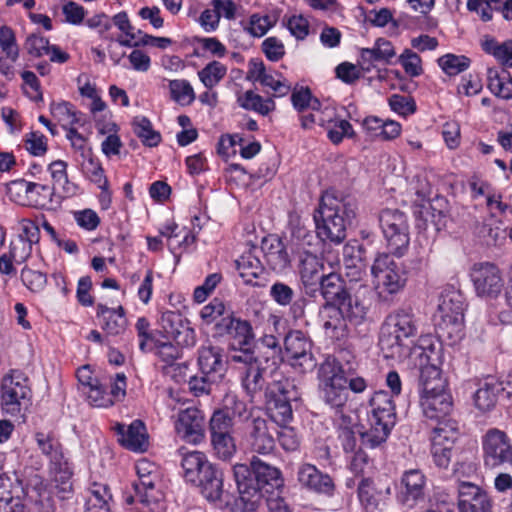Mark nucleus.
<instances>
[{
  "label": "nucleus",
  "mask_w": 512,
  "mask_h": 512,
  "mask_svg": "<svg viewBox=\"0 0 512 512\" xmlns=\"http://www.w3.org/2000/svg\"><path fill=\"white\" fill-rule=\"evenodd\" d=\"M356 208L350 196L339 197L334 191H326L313 214L317 236L336 245L342 243L347 224L356 217Z\"/></svg>",
  "instance_id": "f257e3e1"
},
{
  "label": "nucleus",
  "mask_w": 512,
  "mask_h": 512,
  "mask_svg": "<svg viewBox=\"0 0 512 512\" xmlns=\"http://www.w3.org/2000/svg\"><path fill=\"white\" fill-rule=\"evenodd\" d=\"M356 208L350 196L339 197L334 191H326L313 214L317 236L336 245L342 243L347 224L356 217Z\"/></svg>",
  "instance_id": "f03ea898"
},
{
  "label": "nucleus",
  "mask_w": 512,
  "mask_h": 512,
  "mask_svg": "<svg viewBox=\"0 0 512 512\" xmlns=\"http://www.w3.org/2000/svg\"><path fill=\"white\" fill-rule=\"evenodd\" d=\"M417 333V320L412 308H399L390 313L379 334L378 345L384 358L402 361L409 357Z\"/></svg>",
  "instance_id": "7ed1b4c3"
},
{
  "label": "nucleus",
  "mask_w": 512,
  "mask_h": 512,
  "mask_svg": "<svg viewBox=\"0 0 512 512\" xmlns=\"http://www.w3.org/2000/svg\"><path fill=\"white\" fill-rule=\"evenodd\" d=\"M370 406L371 414L368 418L370 428L358 433L362 445L376 448L386 442L396 423V405L387 391L380 390L371 397Z\"/></svg>",
  "instance_id": "20e7f679"
},
{
  "label": "nucleus",
  "mask_w": 512,
  "mask_h": 512,
  "mask_svg": "<svg viewBox=\"0 0 512 512\" xmlns=\"http://www.w3.org/2000/svg\"><path fill=\"white\" fill-rule=\"evenodd\" d=\"M343 369L332 358H325L318 368V395L321 401L342 417L349 401L350 393L342 378Z\"/></svg>",
  "instance_id": "39448f33"
},
{
  "label": "nucleus",
  "mask_w": 512,
  "mask_h": 512,
  "mask_svg": "<svg viewBox=\"0 0 512 512\" xmlns=\"http://www.w3.org/2000/svg\"><path fill=\"white\" fill-rule=\"evenodd\" d=\"M215 329L218 335L228 337L232 362L252 359L255 354V335L249 321L226 316L216 323Z\"/></svg>",
  "instance_id": "423d86ee"
},
{
  "label": "nucleus",
  "mask_w": 512,
  "mask_h": 512,
  "mask_svg": "<svg viewBox=\"0 0 512 512\" xmlns=\"http://www.w3.org/2000/svg\"><path fill=\"white\" fill-rule=\"evenodd\" d=\"M264 398L270 419L277 425H287L293 418L291 403L300 398V393L290 379L281 376L269 382Z\"/></svg>",
  "instance_id": "0eeeda50"
},
{
  "label": "nucleus",
  "mask_w": 512,
  "mask_h": 512,
  "mask_svg": "<svg viewBox=\"0 0 512 512\" xmlns=\"http://www.w3.org/2000/svg\"><path fill=\"white\" fill-rule=\"evenodd\" d=\"M366 314L367 308L363 304H356L351 308L334 305H322L320 308L322 328L327 336L336 340L348 336L347 321L360 324Z\"/></svg>",
  "instance_id": "6e6552de"
},
{
  "label": "nucleus",
  "mask_w": 512,
  "mask_h": 512,
  "mask_svg": "<svg viewBox=\"0 0 512 512\" xmlns=\"http://www.w3.org/2000/svg\"><path fill=\"white\" fill-rule=\"evenodd\" d=\"M378 220L390 253L402 257L410 243L407 216L398 209L385 208L380 211Z\"/></svg>",
  "instance_id": "1a4fd4ad"
},
{
  "label": "nucleus",
  "mask_w": 512,
  "mask_h": 512,
  "mask_svg": "<svg viewBox=\"0 0 512 512\" xmlns=\"http://www.w3.org/2000/svg\"><path fill=\"white\" fill-rule=\"evenodd\" d=\"M313 341L301 330H290L284 337V351L289 365L298 374H307L317 367Z\"/></svg>",
  "instance_id": "9d476101"
},
{
  "label": "nucleus",
  "mask_w": 512,
  "mask_h": 512,
  "mask_svg": "<svg viewBox=\"0 0 512 512\" xmlns=\"http://www.w3.org/2000/svg\"><path fill=\"white\" fill-rule=\"evenodd\" d=\"M377 288L383 293L394 295L404 289L407 271L402 262L394 260L389 253L379 254L371 267Z\"/></svg>",
  "instance_id": "9b49d317"
},
{
  "label": "nucleus",
  "mask_w": 512,
  "mask_h": 512,
  "mask_svg": "<svg viewBox=\"0 0 512 512\" xmlns=\"http://www.w3.org/2000/svg\"><path fill=\"white\" fill-rule=\"evenodd\" d=\"M482 457L487 467H512V440L498 428H490L481 438Z\"/></svg>",
  "instance_id": "f8f14e48"
},
{
  "label": "nucleus",
  "mask_w": 512,
  "mask_h": 512,
  "mask_svg": "<svg viewBox=\"0 0 512 512\" xmlns=\"http://www.w3.org/2000/svg\"><path fill=\"white\" fill-rule=\"evenodd\" d=\"M466 308L464 295L458 290H446L441 295L439 311L441 313L440 328L451 337H461L464 329V311Z\"/></svg>",
  "instance_id": "ddd939ff"
},
{
  "label": "nucleus",
  "mask_w": 512,
  "mask_h": 512,
  "mask_svg": "<svg viewBox=\"0 0 512 512\" xmlns=\"http://www.w3.org/2000/svg\"><path fill=\"white\" fill-rule=\"evenodd\" d=\"M6 194L9 199L17 204L26 205L30 200L31 205L44 208L52 202L53 188L48 185L28 182L17 179L6 185Z\"/></svg>",
  "instance_id": "4468645a"
},
{
  "label": "nucleus",
  "mask_w": 512,
  "mask_h": 512,
  "mask_svg": "<svg viewBox=\"0 0 512 512\" xmlns=\"http://www.w3.org/2000/svg\"><path fill=\"white\" fill-rule=\"evenodd\" d=\"M174 429L176 435L186 443L198 445L204 442L206 424L203 411L194 406L179 410L174 416Z\"/></svg>",
  "instance_id": "2eb2a0df"
},
{
  "label": "nucleus",
  "mask_w": 512,
  "mask_h": 512,
  "mask_svg": "<svg viewBox=\"0 0 512 512\" xmlns=\"http://www.w3.org/2000/svg\"><path fill=\"white\" fill-rule=\"evenodd\" d=\"M244 364V372L241 376L242 386L246 394L254 401L257 397L264 395V391L269 383L266 382V375L269 370H275L272 364H265L260 352L252 355L251 360L241 361Z\"/></svg>",
  "instance_id": "dca6fc26"
},
{
  "label": "nucleus",
  "mask_w": 512,
  "mask_h": 512,
  "mask_svg": "<svg viewBox=\"0 0 512 512\" xmlns=\"http://www.w3.org/2000/svg\"><path fill=\"white\" fill-rule=\"evenodd\" d=\"M299 487L307 492L332 497L336 490L333 478L311 463H301L296 470Z\"/></svg>",
  "instance_id": "f3484780"
},
{
  "label": "nucleus",
  "mask_w": 512,
  "mask_h": 512,
  "mask_svg": "<svg viewBox=\"0 0 512 512\" xmlns=\"http://www.w3.org/2000/svg\"><path fill=\"white\" fill-rule=\"evenodd\" d=\"M277 427L274 422L262 417H255L247 427V439L253 452L269 455L276 447Z\"/></svg>",
  "instance_id": "a211bd4d"
},
{
  "label": "nucleus",
  "mask_w": 512,
  "mask_h": 512,
  "mask_svg": "<svg viewBox=\"0 0 512 512\" xmlns=\"http://www.w3.org/2000/svg\"><path fill=\"white\" fill-rule=\"evenodd\" d=\"M428 479L421 469H409L403 472L400 478L401 490L399 501L406 507L414 508L425 502Z\"/></svg>",
  "instance_id": "6ab92c4d"
},
{
  "label": "nucleus",
  "mask_w": 512,
  "mask_h": 512,
  "mask_svg": "<svg viewBox=\"0 0 512 512\" xmlns=\"http://www.w3.org/2000/svg\"><path fill=\"white\" fill-rule=\"evenodd\" d=\"M196 485L201 495L210 503L221 509L229 507V501L224 500V474L216 465L207 466L197 481Z\"/></svg>",
  "instance_id": "aec40b11"
},
{
  "label": "nucleus",
  "mask_w": 512,
  "mask_h": 512,
  "mask_svg": "<svg viewBox=\"0 0 512 512\" xmlns=\"http://www.w3.org/2000/svg\"><path fill=\"white\" fill-rule=\"evenodd\" d=\"M471 278L479 296L495 298L504 287L500 269L490 262L474 264Z\"/></svg>",
  "instance_id": "412c9836"
},
{
  "label": "nucleus",
  "mask_w": 512,
  "mask_h": 512,
  "mask_svg": "<svg viewBox=\"0 0 512 512\" xmlns=\"http://www.w3.org/2000/svg\"><path fill=\"white\" fill-rule=\"evenodd\" d=\"M320 294L324 299L322 305H334L343 307H354L362 304L357 298H353L345 279L338 273L326 274L320 281Z\"/></svg>",
  "instance_id": "4be33fe9"
},
{
  "label": "nucleus",
  "mask_w": 512,
  "mask_h": 512,
  "mask_svg": "<svg viewBox=\"0 0 512 512\" xmlns=\"http://www.w3.org/2000/svg\"><path fill=\"white\" fill-rule=\"evenodd\" d=\"M31 389L27 378L21 374L10 375L3 378L1 384L2 408L12 415L20 412L23 401L29 399Z\"/></svg>",
  "instance_id": "5701e85b"
},
{
  "label": "nucleus",
  "mask_w": 512,
  "mask_h": 512,
  "mask_svg": "<svg viewBox=\"0 0 512 512\" xmlns=\"http://www.w3.org/2000/svg\"><path fill=\"white\" fill-rule=\"evenodd\" d=\"M457 508L459 512H492L493 501L480 486L463 481L458 485Z\"/></svg>",
  "instance_id": "b1692460"
},
{
  "label": "nucleus",
  "mask_w": 512,
  "mask_h": 512,
  "mask_svg": "<svg viewBox=\"0 0 512 512\" xmlns=\"http://www.w3.org/2000/svg\"><path fill=\"white\" fill-rule=\"evenodd\" d=\"M415 226L419 230H426L428 227V216L436 230L440 231L447 226L451 217V209L448 200L442 196H436L429 208L417 207L414 211Z\"/></svg>",
  "instance_id": "393cba45"
},
{
  "label": "nucleus",
  "mask_w": 512,
  "mask_h": 512,
  "mask_svg": "<svg viewBox=\"0 0 512 512\" xmlns=\"http://www.w3.org/2000/svg\"><path fill=\"white\" fill-rule=\"evenodd\" d=\"M251 465L254 471V488L255 498L258 501L261 498L260 491L265 490L266 492H273L275 489H279L284 484L281 471L262 461L257 456H252Z\"/></svg>",
  "instance_id": "a878e982"
},
{
  "label": "nucleus",
  "mask_w": 512,
  "mask_h": 512,
  "mask_svg": "<svg viewBox=\"0 0 512 512\" xmlns=\"http://www.w3.org/2000/svg\"><path fill=\"white\" fill-rule=\"evenodd\" d=\"M257 251L258 249L255 246L250 248L235 261V264L244 284L264 288L267 286V279L262 276L266 273L263 264L256 255Z\"/></svg>",
  "instance_id": "bb28decb"
},
{
  "label": "nucleus",
  "mask_w": 512,
  "mask_h": 512,
  "mask_svg": "<svg viewBox=\"0 0 512 512\" xmlns=\"http://www.w3.org/2000/svg\"><path fill=\"white\" fill-rule=\"evenodd\" d=\"M273 302L281 307H290V314L294 319L304 317L307 306V299L304 296L296 298L295 290L285 282H274L269 291Z\"/></svg>",
  "instance_id": "cd10ccee"
},
{
  "label": "nucleus",
  "mask_w": 512,
  "mask_h": 512,
  "mask_svg": "<svg viewBox=\"0 0 512 512\" xmlns=\"http://www.w3.org/2000/svg\"><path fill=\"white\" fill-rule=\"evenodd\" d=\"M420 406L427 420L440 421L450 417L453 398L450 391L420 395Z\"/></svg>",
  "instance_id": "c85d7f7f"
},
{
  "label": "nucleus",
  "mask_w": 512,
  "mask_h": 512,
  "mask_svg": "<svg viewBox=\"0 0 512 512\" xmlns=\"http://www.w3.org/2000/svg\"><path fill=\"white\" fill-rule=\"evenodd\" d=\"M96 317L100 319V326L107 335L118 336L125 332L128 320L126 310L122 305L117 308H109L99 303L96 307Z\"/></svg>",
  "instance_id": "c756f323"
},
{
  "label": "nucleus",
  "mask_w": 512,
  "mask_h": 512,
  "mask_svg": "<svg viewBox=\"0 0 512 512\" xmlns=\"http://www.w3.org/2000/svg\"><path fill=\"white\" fill-rule=\"evenodd\" d=\"M115 430L118 435V442L124 448L136 452H143L147 449L148 437L142 421L135 420L127 427L123 424H117Z\"/></svg>",
  "instance_id": "7c9ffc66"
},
{
  "label": "nucleus",
  "mask_w": 512,
  "mask_h": 512,
  "mask_svg": "<svg viewBox=\"0 0 512 512\" xmlns=\"http://www.w3.org/2000/svg\"><path fill=\"white\" fill-rule=\"evenodd\" d=\"M268 266L275 272L285 271L291 263L286 246L280 238H265L261 247Z\"/></svg>",
  "instance_id": "2f4dec72"
},
{
  "label": "nucleus",
  "mask_w": 512,
  "mask_h": 512,
  "mask_svg": "<svg viewBox=\"0 0 512 512\" xmlns=\"http://www.w3.org/2000/svg\"><path fill=\"white\" fill-rule=\"evenodd\" d=\"M433 364L422 365L420 370L419 385L420 395H427L439 392H448V381L443 377L440 365H437V358L431 357Z\"/></svg>",
  "instance_id": "473e14b6"
},
{
  "label": "nucleus",
  "mask_w": 512,
  "mask_h": 512,
  "mask_svg": "<svg viewBox=\"0 0 512 512\" xmlns=\"http://www.w3.org/2000/svg\"><path fill=\"white\" fill-rule=\"evenodd\" d=\"M357 496L364 512H382L380 501L384 492L370 477H362L357 485Z\"/></svg>",
  "instance_id": "72a5a7b5"
},
{
  "label": "nucleus",
  "mask_w": 512,
  "mask_h": 512,
  "mask_svg": "<svg viewBox=\"0 0 512 512\" xmlns=\"http://www.w3.org/2000/svg\"><path fill=\"white\" fill-rule=\"evenodd\" d=\"M504 390L502 382L493 377L487 378L474 394L475 406L483 412L490 411Z\"/></svg>",
  "instance_id": "f704fd0d"
},
{
  "label": "nucleus",
  "mask_w": 512,
  "mask_h": 512,
  "mask_svg": "<svg viewBox=\"0 0 512 512\" xmlns=\"http://www.w3.org/2000/svg\"><path fill=\"white\" fill-rule=\"evenodd\" d=\"M152 475L154 477L145 476L133 484L135 496L145 505L156 503L162 498L160 472L152 473Z\"/></svg>",
  "instance_id": "c9c22d12"
},
{
  "label": "nucleus",
  "mask_w": 512,
  "mask_h": 512,
  "mask_svg": "<svg viewBox=\"0 0 512 512\" xmlns=\"http://www.w3.org/2000/svg\"><path fill=\"white\" fill-rule=\"evenodd\" d=\"M323 271L324 264L317 255L307 251L300 255L299 275L302 283H320L326 276Z\"/></svg>",
  "instance_id": "e433bc0d"
},
{
  "label": "nucleus",
  "mask_w": 512,
  "mask_h": 512,
  "mask_svg": "<svg viewBox=\"0 0 512 512\" xmlns=\"http://www.w3.org/2000/svg\"><path fill=\"white\" fill-rule=\"evenodd\" d=\"M198 366L201 374L217 375L222 378L224 373V364L222 355L217 347L202 346L198 350Z\"/></svg>",
  "instance_id": "4c0bfd02"
},
{
  "label": "nucleus",
  "mask_w": 512,
  "mask_h": 512,
  "mask_svg": "<svg viewBox=\"0 0 512 512\" xmlns=\"http://www.w3.org/2000/svg\"><path fill=\"white\" fill-rule=\"evenodd\" d=\"M39 241V228L31 220L22 221V232L17 241L11 242V255L17 256L18 248H22L19 259L24 261L31 253L32 244Z\"/></svg>",
  "instance_id": "58836bf2"
},
{
  "label": "nucleus",
  "mask_w": 512,
  "mask_h": 512,
  "mask_svg": "<svg viewBox=\"0 0 512 512\" xmlns=\"http://www.w3.org/2000/svg\"><path fill=\"white\" fill-rule=\"evenodd\" d=\"M434 422L436 425L430 433L431 444L453 446L460 434L457 421L448 417Z\"/></svg>",
  "instance_id": "ea45409f"
},
{
  "label": "nucleus",
  "mask_w": 512,
  "mask_h": 512,
  "mask_svg": "<svg viewBox=\"0 0 512 512\" xmlns=\"http://www.w3.org/2000/svg\"><path fill=\"white\" fill-rule=\"evenodd\" d=\"M85 158H87V161L82 163L83 174L96 184L102 190V194L107 196L108 201H110L109 182L101 162L93 157L91 149H88Z\"/></svg>",
  "instance_id": "a19ab883"
},
{
  "label": "nucleus",
  "mask_w": 512,
  "mask_h": 512,
  "mask_svg": "<svg viewBox=\"0 0 512 512\" xmlns=\"http://www.w3.org/2000/svg\"><path fill=\"white\" fill-rule=\"evenodd\" d=\"M210 463L203 452L200 451H191L183 454L181 466L184 470L185 479L192 483L199 479V476L202 474V471L207 466H210Z\"/></svg>",
  "instance_id": "79ce46f5"
},
{
  "label": "nucleus",
  "mask_w": 512,
  "mask_h": 512,
  "mask_svg": "<svg viewBox=\"0 0 512 512\" xmlns=\"http://www.w3.org/2000/svg\"><path fill=\"white\" fill-rule=\"evenodd\" d=\"M210 437L234 433V420L229 405L215 409L208 422Z\"/></svg>",
  "instance_id": "37998d69"
},
{
  "label": "nucleus",
  "mask_w": 512,
  "mask_h": 512,
  "mask_svg": "<svg viewBox=\"0 0 512 512\" xmlns=\"http://www.w3.org/2000/svg\"><path fill=\"white\" fill-rule=\"evenodd\" d=\"M233 475L239 492L238 498H255L254 471L252 465L235 464L233 466Z\"/></svg>",
  "instance_id": "c03bdc74"
},
{
  "label": "nucleus",
  "mask_w": 512,
  "mask_h": 512,
  "mask_svg": "<svg viewBox=\"0 0 512 512\" xmlns=\"http://www.w3.org/2000/svg\"><path fill=\"white\" fill-rule=\"evenodd\" d=\"M487 80L488 88L495 96L506 100L512 98V78L508 71L504 70L500 75L496 69L489 68Z\"/></svg>",
  "instance_id": "a18cd8bd"
},
{
  "label": "nucleus",
  "mask_w": 512,
  "mask_h": 512,
  "mask_svg": "<svg viewBox=\"0 0 512 512\" xmlns=\"http://www.w3.org/2000/svg\"><path fill=\"white\" fill-rule=\"evenodd\" d=\"M417 350H421L419 353L421 358V366L433 364L431 357H436L437 365H441L442 345L439 341L434 340L430 335L420 337L418 344L412 345V353H416Z\"/></svg>",
  "instance_id": "49530a36"
},
{
  "label": "nucleus",
  "mask_w": 512,
  "mask_h": 512,
  "mask_svg": "<svg viewBox=\"0 0 512 512\" xmlns=\"http://www.w3.org/2000/svg\"><path fill=\"white\" fill-rule=\"evenodd\" d=\"M210 444L214 456L222 461H230L237 451L233 434L212 436Z\"/></svg>",
  "instance_id": "de8ad7c7"
},
{
  "label": "nucleus",
  "mask_w": 512,
  "mask_h": 512,
  "mask_svg": "<svg viewBox=\"0 0 512 512\" xmlns=\"http://www.w3.org/2000/svg\"><path fill=\"white\" fill-rule=\"evenodd\" d=\"M238 103L242 108L255 111L261 115H267L275 108V103L272 99L264 100L252 90H248L239 96Z\"/></svg>",
  "instance_id": "09e8293b"
},
{
  "label": "nucleus",
  "mask_w": 512,
  "mask_h": 512,
  "mask_svg": "<svg viewBox=\"0 0 512 512\" xmlns=\"http://www.w3.org/2000/svg\"><path fill=\"white\" fill-rule=\"evenodd\" d=\"M133 127L134 133L142 140L145 146L155 147L161 142L160 133L153 130L152 123L147 117H135Z\"/></svg>",
  "instance_id": "8fccbe9b"
},
{
  "label": "nucleus",
  "mask_w": 512,
  "mask_h": 512,
  "mask_svg": "<svg viewBox=\"0 0 512 512\" xmlns=\"http://www.w3.org/2000/svg\"><path fill=\"white\" fill-rule=\"evenodd\" d=\"M67 166V163L63 160H55L49 164L48 170L53 179L51 188L54 191L59 186L66 195H72L75 192V186L68 180Z\"/></svg>",
  "instance_id": "3c124183"
},
{
  "label": "nucleus",
  "mask_w": 512,
  "mask_h": 512,
  "mask_svg": "<svg viewBox=\"0 0 512 512\" xmlns=\"http://www.w3.org/2000/svg\"><path fill=\"white\" fill-rule=\"evenodd\" d=\"M51 113L58 121L67 122L70 126H83L85 123L82 119L83 114L77 111L70 102L63 101L56 104L53 103L51 105Z\"/></svg>",
  "instance_id": "603ef678"
},
{
  "label": "nucleus",
  "mask_w": 512,
  "mask_h": 512,
  "mask_svg": "<svg viewBox=\"0 0 512 512\" xmlns=\"http://www.w3.org/2000/svg\"><path fill=\"white\" fill-rule=\"evenodd\" d=\"M338 438L345 452L352 453L356 451V432L352 426V419L349 415L339 417Z\"/></svg>",
  "instance_id": "864d4df0"
},
{
  "label": "nucleus",
  "mask_w": 512,
  "mask_h": 512,
  "mask_svg": "<svg viewBox=\"0 0 512 512\" xmlns=\"http://www.w3.org/2000/svg\"><path fill=\"white\" fill-rule=\"evenodd\" d=\"M226 73V66L214 60L201 69L198 76L206 88L212 89L226 76Z\"/></svg>",
  "instance_id": "5fc2aeb1"
},
{
  "label": "nucleus",
  "mask_w": 512,
  "mask_h": 512,
  "mask_svg": "<svg viewBox=\"0 0 512 512\" xmlns=\"http://www.w3.org/2000/svg\"><path fill=\"white\" fill-rule=\"evenodd\" d=\"M438 64L449 76H455L467 70L471 64L470 58L464 55L445 54L438 59Z\"/></svg>",
  "instance_id": "6e6d98bb"
},
{
  "label": "nucleus",
  "mask_w": 512,
  "mask_h": 512,
  "mask_svg": "<svg viewBox=\"0 0 512 512\" xmlns=\"http://www.w3.org/2000/svg\"><path fill=\"white\" fill-rule=\"evenodd\" d=\"M90 496L87 499L86 506L98 507L99 509H105L108 511V506L112 501V494L110 488L104 483H92L89 488Z\"/></svg>",
  "instance_id": "4d7b16f0"
},
{
  "label": "nucleus",
  "mask_w": 512,
  "mask_h": 512,
  "mask_svg": "<svg viewBox=\"0 0 512 512\" xmlns=\"http://www.w3.org/2000/svg\"><path fill=\"white\" fill-rule=\"evenodd\" d=\"M187 321L180 312L165 311L160 317L159 324L164 336L173 339Z\"/></svg>",
  "instance_id": "13d9d810"
},
{
  "label": "nucleus",
  "mask_w": 512,
  "mask_h": 512,
  "mask_svg": "<svg viewBox=\"0 0 512 512\" xmlns=\"http://www.w3.org/2000/svg\"><path fill=\"white\" fill-rule=\"evenodd\" d=\"M221 378L217 375L199 374L191 376L188 381L189 391L195 396L209 395L212 391V385Z\"/></svg>",
  "instance_id": "bf43d9fd"
},
{
  "label": "nucleus",
  "mask_w": 512,
  "mask_h": 512,
  "mask_svg": "<svg viewBox=\"0 0 512 512\" xmlns=\"http://www.w3.org/2000/svg\"><path fill=\"white\" fill-rule=\"evenodd\" d=\"M171 98L181 105H189L195 99V93L187 80H171L169 82Z\"/></svg>",
  "instance_id": "052dcab7"
},
{
  "label": "nucleus",
  "mask_w": 512,
  "mask_h": 512,
  "mask_svg": "<svg viewBox=\"0 0 512 512\" xmlns=\"http://www.w3.org/2000/svg\"><path fill=\"white\" fill-rule=\"evenodd\" d=\"M35 440L41 452L46 455L50 461L53 459L57 460V457L63 454L62 445L52 434L37 432L35 434Z\"/></svg>",
  "instance_id": "680f3d73"
},
{
  "label": "nucleus",
  "mask_w": 512,
  "mask_h": 512,
  "mask_svg": "<svg viewBox=\"0 0 512 512\" xmlns=\"http://www.w3.org/2000/svg\"><path fill=\"white\" fill-rule=\"evenodd\" d=\"M0 47L8 59L15 62L19 57V47L13 29L7 25L0 27Z\"/></svg>",
  "instance_id": "e2e57ef3"
},
{
  "label": "nucleus",
  "mask_w": 512,
  "mask_h": 512,
  "mask_svg": "<svg viewBox=\"0 0 512 512\" xmlns=\"http://www.w3.org/2000/svg\"><path fill=\"white\" fill-rule=\"evenodd\" d=\"M276 24V19H272L269 15L261 16L260 14H252L249 18L248 26L244 28L253 37L264 36L269 29Z\"/></svg>",
  "instance_id": "0e129e2a"
},
{
  "label": "nucleus",
  "mask_w": 512,
  "mask_h": 512,
  "mask_svg": "<svg viewBox=\"0 0 512 512\" xmlns=\"http://www.w3.org/2000/svg\"><path fill=\"white\" fill-rule=\"evenodd\" d=\"M379 63L389 64L386 62L384 56L380 54V50H376V45L373 48H362L360 57L358 59V66L363 72H370L376 68Z\"/></svg>",
  "instance_id": "69168bd1"
},
{
  "label": "nucleus",
  "mask_w": 512,
  "mask_h": 512,
  "mask_svg": "<svg viewBox=\"0 0 512 512\" xmlns=\"http://www.w3.org/2000/svg\"><path fill=\"white\" fill-rule=\"evenodd\" d=\"M50 471L55 482L61 483L62 485L68 484L69 480L73 476L72 467L64 457V454L57 457V460L53 459L50 461Z\"/></svg>",
  "instance_id": "338daca9"
},
{
  "label": "nucleus",
  "mask_w": 512,
  "mask_h": 512,
  "mask_svg": "<svg viewBox=\"0 0 512 512\" xmlns=\"http://www.w3.org/2000/svg\"><path fill=\"white\" fill-rule=\"evenodd\" d=\"M398 62L402 65L405 73L410 77H417L423 73L420 56L410 49L404 50L398 57Z\"/></svg>",
  "instance_id": "774afa93"
}]
</instances>
